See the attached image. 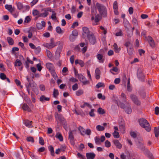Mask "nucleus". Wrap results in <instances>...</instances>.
<instances>
[{
	"instance_id": "nucleus-1",
	"label": "nucleus",
	"mask_w": 159,
	"mask_h": 159,
	"mask_svg": "<svg viewBox=\"0 0 159 159\" xmlns=\"http://www.w3.org/2000/svg\"><path fill=\"white\" fill-rule=\"evenodd\" d=\"M96 7L100 14L103 17L107 16V10L106 7L103 5L98 2L96 3Z\"/></svg>"
},
{
	"instance_id": "nucleus-2",
	"label": "nucleus",
	"mask_w": 159,
	"mask_h": 159,
	"mask_svg": "<svg viewBox=\"0 0 159 159\" xmlns=\"http://www.w3.org/2000/svg\"><path fill=\"white\" fill-rule=\"evenodd\" d=\"M139 123L140 125L143 128H144L148 132H149L151 130L149 123L145 119L142 118L139 119Z\"/></svg>"
},
{
	"instance_id": "nucleus-3",
	"label": "nucleus",
	"mask_w": 159,
	"mask_h": 159,
	"mask_svg": "<svg viewBox=\"0 0 159 159\" xmlns=\"http://www.w3.org/2000/svg\"><path fill=\"white\" fill-rule=\"evenodd\" d=\"M96 57L100 63H103L105 61V52L103 49H101L98 52Z\"/></svg>"
},
{
	"instance_id": "nucleus-4",
	"label": "nucleus",
	"mask_w": 159,
	"mask_h": 159,
	"mask_svg": "<svg viewBox=\"0 0 159 159\" xmlns=\"http://www.w3.org/2000/svg\"><path fill=\"white\" fill-rule=\"evenodd\" d=\"M51 11L52 9L50 7L42 8L41 10L42 12L40 13L39 16L45 18L48 15L49 12H51Z\"/></svg>"
},
{
	"instance_id": "nucleus-5",
	"label": "nucleus",
	"mask_w": 159,
	"mask_h": 159,
	"mask_svg": "<svg viewBox=\"0 0 159 159\" xmlns=\"http://www.w3.org/2000/svg\"><path fill=\"white\" fill-rule=\"evenodd\" d=\"M76 130L73 129L70 130L69 132L68 139L70 140V143L74 145L75 144V139L73 135V133H76Z\"/></svg>"
},
{
	"instance_id": "nucleus-6",
	"label": "nucleus",
	"mask_w": 159,
	"mask_h": 159,
	"mask_svg": "<svg viewBox=\"0 0 159 159\" xmlns=\"http://www.w3.org/2000/svg\"><path fill=\"white\" fill-rule=\"evenodd\" d=\"M57 45V44L54 42L53 38L50 39V43H45L43 44V46L48 49H51Z\"/></svg>"
},
{
	"instance_id": "nucleus-7",
	"label": "nucleus",
	"mask_w": 159,
	"mask_h": 159,
	"mask_svg": "<svg viewBox=\"0 0 159 159\" xmlns=\"http://www.w3.org/2000/svg\"><path fill=\"white\" fill-rule=\"evenodd\" d=\"M82 30L83 33L82 34V36L84 38H85L92 33L89 31V29L87 27H83Z\"/></svg>"
},
{
	"instance_id": "nucleus-8",
	"label": "nucleus",
	"mask_w": 159,
	"mask_h": 159,
	"mask_svg": "<svg viewBox=\"0 0 159 159\" xmlns=\"http://www.w3.org/2000/svg\"><path fill=\"white\" fill-rule=\"evenodd\" d=\"M130 97L133 102L136 105L139 106L141 104V102L139 101L137 97L133 94H131Z\"/></svg>"
},
{
	"instance_id": "nucleus-9",
	"label": "nucleus",
	"mask_w": 159,
	"mask_h": 159,
	"mask_svg": "<svg viewBox=\"0 0 159 159\" xmlns=\"http://www.w3.org/2000/svg\"><path fill=\"white\" fill-rule=\"evenodd\" d=\"M87 38L89 39L91 44H94L96 42V39L93 33L87 37Z\"/></svg>"
},
{
	"instance_id": "nucleus-10",
	"label": "nucleus",
	"mask_w": 159,
	"mask_h": 159,
	"mask_svg": "<svg viewBox=\"0 0 159 159\" xmlns=\"http://www.w3.org/2000/svg\"><path fill=\"white\" fill-rule=\"evenodd\" d=\"M28 85L29 86V87H31L32 89L34 90L37 89V85L34 81L33 80H28Z\"/></svg>"
},
{
	"instance_id": "nucleus-11",
	"label": "nucleus",
	"mask_w": 159,
	"mask_h": 159,
	"mask_svg": "<svg viewBox=\"0 0 159 159\" xmlns=\"http://www.w3.org/2000/svg\"><path fill=\"white\" fill-rule=\"evenodd\" d=\"M46 66L47 68L49 71H51L54 70L55 68L54 65L50 62H48L46 63Z\"/></svg>"
},
{
	"instance_id": "nucleus-12",
	"label": "nucleus",
	"mask_w": 159,
	"mask_h": 159,
	"mask_svg": "<svg viewBox=\"0 0 159 159\" xmlns=\"http://www.w3.org/2000/svg\"><path fill=\"white\" fill-rule=\"evenodd\" d=\"M148 40L150 46L152 47H154L155 43L152 38L150 36L148 37Z\"/></svg>"
},
{
	"instance_id": "nucleus-13",
	"label": "nucleus",
	"mask_w": 159,
	"mask_h": 159,
	"mask_svg": "<svg viewBox=\"0 0 159 159\" xmlns=\"http://www.w3.org/2000/svg\"><path fill=\"white\" fill-rule=\"evenodd\" d=\"M91 16V20H94L95 22L96 23L98 22L100 20L101 18V17L100 16V15L99 14L96 15L95 19L93 14H92Z\"/></svg>"
},
{
	"instance_id": "nucleus-14",
	"label": "nucleus",
	"mask_w": 159,
	"mask_h": 159,
	"mask_svg": "<svg viewBox=\"0 0 159 159\" xmlns=\"http://www.w3.org/2000/svg\"><path fill=\"white\" fill-rule=\"evenodd\" d=\"M52 13V14L50 17L51 19L53 21H57V13L55 11H53L52 9V11L51 12Z\"/></svg>"
},
{
	"instance_id": "nucleus-15",
	"label": "nucleus",
	"mask_w": 159,
	"mask_h": 159,
	"mask_svg": "<svg viewBox=\"0 0 159 159\" xmlns=\"http://www.w3.org/2000/svg\"><path fill=\"white\" fill-rule=\"evenodd\" d=\"M86 155L87 159H94L96 156L93 152L87 153Z\"/></svg>"
},
{
	"instance_id": "nucleus-16",
	"label": "nucleus",
	"mask_w": 159,
	"mask_h": 159,
	"mask_svg": "<svg viewBox=\"0 0 159 159\" xmlns=\"http://www.w3.org/2000/svg\"><path fill=\"white\" fill-rule=\"evenodd\" d=\"M45 22L43 21H42L41 23H37V24L36 26L38 29L40 30L42 29L43 27H44L45 26Z\"/></svg>"
},
{
	"instance_id": "nucleus-17",
	"label": "nucleus",
	"mask_w": 159,
	"mask_h": 159,
	"mask_svg": "<svg viewBox=\"0 0 159 159\" xmlns=\"http://www.w3.org/2000/svg\"><path fill=\"white\" fill-rule=\"evenodd\" d=\"M113 143L116 147L119 148L121 149L122 148V144L120 143L118 140L115 139L113 140Z\"/></svg>"
},
{
	"instance_id": "nucleus-18",
	"label": "nucleus",
	"mask_w": 159,
	"mask_h": 159,
	"mask_svg": "<svg viewBox=\"0 0 159 159\" xmlns=\"http://www.w3.org/2000/svg\"><path fill=\"white\" fill-rule=\"evenodd\" d=\"M146 156H147L149 159H154L153 155L148 149L146 150L144 153Z\"/></svg>"
},
{
	"instance_id": "nucleus-19",
	"label": "nucleus",
	"mask_w": 159,
	"mask_h": 159,
	"mask_svg": "<svg viewBox=\"0 0 159 159\" xmlns=\"http://www.w3.org/2000/svg\"><path fill=\"white\" fill-rule=\"evenodd\" d=\"M32 121L26 120L25 121L24 124L27 127L29 128H31L33 127L32 124Z\"/></svg>"
},
{
	"instance_id": "nucleus-20",
	"label": "nucleus",
	"mask_w": 159,
	"mask_h": 159,
	"mask_svg": "<svg viewBox=\"0 0 159 159\" xmlns=\"http://www.w3.org/2000/svg\"><path fill=\"white\" fill-rule=\"evenodd\" d=\"M120 98L122 101L125 102L126 104H129V103L127 102L126 96L124 93H121Z\"/></svg>"
},
{
	"instance_id": "nucleus-21",
	"label": "nucleus",
	"mask_w": 159,
	"mask_h": 159,
	"mask_svg": "<svg viewBox=\"0 0 159 159\" xmlns=\"http://www.w3.org/2000/svg\"><path fill=\"white\" fill-rule=\"evenodd\" d=\"M137 76L139 79H144V75L140 70L138 69V70Z\"/></svg>"
},
{
	"instance_id": "nucleus-22",
	"label": "nucleus",
	"mask_w": 159,
	"mask_h": 159,
	"mask_svg": "<svg viewBox=\"0 0 159 159\" xmlns=\"http://www.w3.org/2000/svg\"><path fill=\"white\" fill-rule=\"evenodd\" d=\"M22 108L24 111H27L28 112L31 111V110L26 104L25 103L23 104L22 107Z\"/></svg>"
},
{
	"instance_id": "nucleus-23",
	"label": "nucleus",
	"mask_w": 159,
	"mask_h": 159,
	"mask_svg": "<svg viewBox=\"0 0 159 159\" xmlns=\"http://www.w3.org/2000/svg\"><path fill=\"white\" fill-rule=\"evenodd\" d=\"M96 78L99 79L100 78V71L98 68H97L95 70Z\"/></svg>"
},
{
	"instance_id": "nucleus-24",
	"label": "nucleus",
	"mask_w": 159,
	"mask_h": 159,
	"mask_svg": "<svg viewBox=\"0 0 159 159\" xmlns=\"http://www.w3.org/2000/svg\"><path fill=\"white\" fill-rule=\"evenodd\" d=\"M78 130L80 132V134L82 135H85V130L82 127L80 126L78 127Z\"/></svg>"
},
{
	"instance_id": "nucleus-25",
	"label": "nucleus",
	"mask_w": 159,
	"mask_h": 159,
	"mask_svg": "<svg viewBox=\"0 0 159 159\" xmlns=\"http://www.w3.org/2000/svg\"><path fill=\"white\" fill-rule=\"evenodd\" d=\"M50 98L48 97H46L44 95H42L40 97L39 101L41 102H44L45 101H48Z\"/></svg>"
},
{
	"instance_id": "nucleus-26",
	"label": "nucleus",
	"mask_w": 159,
	"mask_h": 159,
	"mask_svg": "<svg viewBox=\"0 0 159 159\" xmlns=\"http://www.w3.org/2000/svg\"><path fill=\"white\" fill-rule=\"evenodd\" d=\"M16 4L19 10H20L24 8V6L22 3L20 2H16Z\"/></svg>"
},
{
	"instance_id": "nucleus-27",
	"label": "nucleus",
	"mask_w": 159,
	"mask_h": 159,
	"mask_svg": "<svg viewBox=\"0 0 159 159\" xmlns=\"http://www.w3.org/2000/svg\"><path fill=\"white\" fill-rule=\"evenodd\" d=\"M138 148L143 151L144 153L146 150H148L147 149L145 148V146H144L142 143H140V144L138 146Z\"/></svg>"
},
{
	"instance_id": "nucleus-28",
	"label": "nucleus",
	"mask_w": 159,
	"mask_h": 159,
	"mask_svg": "<svg viewBox=\"0 0 159 159\" xmlns=\"http://www.w3.org/2000/svg\"><path fill=\"white\" fill-rule=\"evenodd\" d=\"M52 76L53 77L55 80H59L57 75L55 71V70L50 71Z\"/></svg>"
},
{
	"instance_id": "nucleus-29",
	"label": "nucleus",
	"mask_w": 159,
	"mask_h": 159,
	"mask_svg": "<svg viewBox=\"0 0 159 159\" xmlns=\"http://www.w3.org/2000/svg\"><path fill=\"white\" fill-rule=\"evenodd\" d=\"M57 118L58 120L61 122H63L64 123H66V121L65 120L64 118L61 116L58 115H57V116H55V117L56 118H57Z\"/></svg>"
},
{
	"instance_id": "nucleus-30",
	"label": "nucleus",
	"mask_w": 159,
	"mask_h": 159,
	"mask_svg": "<svg viewBox=\"0 0 159 159\" xmlns=\"http://www.w3.org/2000/svg\"><path fill=\"white\" fill-rule=\"evenodd\" d=\"M113 47L114 48V50L115 52L117 53H119L120 50V48H118L117 45L116 43H114Z\"/></svg>"
},
{
	"instance_id": "nucleus-31",
	"label": "nucleus",
	"mask_w": 159,
	"mask_h": 159,
	"mask_svg": "<svg viewBox=\"0 0 159 159\" xmlns=\"http://www.w3.org/2000/svg\"><path fill=\"white\" fill-rule=\"evenodd\" d=\"M48 149L49 150L50 152L51 155L52 156H54V151L53 146L52 145L48 147Z\"/></svg>"
},
{
	"instance_id": "nucleus-32",
	"label": "nucleus",
	"mask_w": 159,
	"mask_h": 159,
	"mask_svg": "<svg viewBox=\"0 0 159 159\" xmlns=\"http://www.w3.org/2000/svg\"><path fill=\"white\" fill-rule=\"evenodd\" d=\"M117 104L118 107L124 109L125 107V104L124 103L121 102L120 101H119L117 102Z\"/></svg>"
},
{
	"instance_id": "nucleus-33",
	"label": "nucleus",
	"mask_w": 159,
	"mask_h": 159,
	"mask_svg": "<svg viewBox=\"0 0 159 159\" xmlns=\"http://www.w3.org/2000/svg\"><path fill=\"white\" fill-rule=\"evenodd\" d=\"M56 137L60 141H63V138L61 134L59 133H57L56 135Z\"/></svg>"
},
{
	"instance_id": "nucleus-34",
	"label": "nucleus",
	"mask_w": 159,
	"mask_h": 159,
	"mask_svg": "<svg viewBox=\"0 0 159 159\" xmlns=\"http://www.w3.org/2000/svg\"><path fill=\"white\" fill-rule=\"evenodd\" d=\"M21 65L22 63L20 60L17 59L16 60L14 64L15 66H20Z\"/></svg>"
},
{
	"instance_id": "nucleus-35",
	"label": "nucleus",
	"mask_w": 159,
	"mask_h": 159,
	"mask_svg": "<svg viewBox=\"0 0 159 159\" xmlns=\"http://www.w3.org/2000/svg\"><path fill=\"white\" fill-rule=\"evenodd\" d=\"M7 42L10 45H12L14 43V41L13 39L10 37H7Z\"/></svg>"
},
{
	"instance_id": "nucleus-36",
	"label": "nucleus",
	"mask_w": 159,
	"mask_h": 159,
	"mask_svg": "<svg viewBox=\"0 0 159 159\" xmlns=\"http://www.w3.org/2000/svg\"><path fill=\"white\" fill-rule=\"evenodd\" d=\"M40 14L39 11L37 9L34 10L32 11V14L34 16H37L39 17Z\"/></svg>"
},
{
	"instance_id": "nucleus-37",
	"label": "nucleus",
	"mask_w": 159,
	"mask_h": 159,
	"mask_svg": "<svg viewBox=\"0 0 159 159\" xmlns=\"http://www.w3.org/2000/svg\"><path fill=\"white\" fill-rule=\"evenodd\" d=\"M96 129L98 131H102L105 129L104 127L100 125H97L96 127Z\"/></svg>"
},
{
	"instance_id": "nucleus-38",
	"label": "nucleus",
	"mask_w": 159,
	"mask_h": 159,
	"mask_svg": "<svg viewBox=\"0 0 159 159\" xmlns=\"http://www.w3.org/2000/svg\"><path fill=\"white\" fill-rule=\"evenodd\" d=\"M94 140L95 143L97 145L101 144V141L100 139L97 136H96L94 138Z\"/></svg>"
},
{
	"instance_id": "nucleus-39",
	"label": "nucleus",
	"mask_w": 159,
	"mask_h": 159,
	"mask_svg": "<svg viewBox=\"0 0 159 159\" xmlns=\"http://www.w3.org/2000/svg\"><path fill=\"white\" fill-rule=\"evenodd\" d=\"M46 52L47 53V56L50 59L52 58L53 55L52 53L49 50L47 49L46 50Z\"/></svg>"
},
{
	"instance_id": "nucleus-40",
	"label": "nucleus",
	"mask_w": 159,
	"mask_h": 159,
	"mask_svg": "<svg viewBox=\"0 0 159 159\" xmlns=\"http://www.w3.org/2000/svg\"><path fill=\"white\" fill-rule=\"evenodd\" d=\"M127 89V91L129 92H131L132 90V88L130 86V80H128Z\"/></svg>"
},
{
	"instance_id": "nucleus-41",
	"label": "nucleus",
	"mask_w": 159,
	"mask_h": 159,
	"mask_svg": "<svg viewBox=\"0 0 159 159\" xmlns=\"http://www.w3.org/2000/svg\"><path fill=\"white\" fill-rule=\"evenodd\" d=\"M128 105H129V106L126 108L125 111L127 114H130L132 112V109L129 106V103Z\"/></svg>"
},
{
	"instance_id": "nucleus-42",
	"label": "nucleus",
	"mask_w": 159,
	"mask_h": 159,
	"mask_svg": "<svg viewBox=\"0 0 159 159\" xmlns=\"http://www.w3.org/2000/svg\"><path fill=\"white\" fill-rule=\"evenodd\" d=\"M84 93V91L82 89H80L76 92V94L77 96H80L83 94Z\"/></svg>"
},
{
	"instance_id": "nucleus-43",
	"label": "nucleus",
	"mask_w": 159,
	"mask_h": 159,
	"mask_svg": "<svg viewBox=\"0 0 159 159\" xmlns=\"http://www.w3.org/2000/svg\"><path fill=\"white\" fill-rule=\"evenodd\" d=\"M118 71V68L116 67H113V68L110 70V72L113 74H115L113 73V72H117Z\"/></svg>"
},
{
	"instance_id": "nucleus-44",
	"label": "nucleus",
	"mask_w": 159,
	"mask_h": 159,
	"mask_svg": "<svg viewBox=\"0 0 159 159\" xmlns=\"http://www.w3.org/2000/svg\"><path fill=\"white\" fill-rule=\"evenodd\" d=\"M98 112L100 114L103 115L105 113L104 110L101 107L99 108L97 110Z\"/></svg>"
},
{
	"instance_id": "nucleus-45",
	"label": "nucleus",
	"mask_w": 159,
	"mask_h": 159,
	"mask_svg": "<svg viewBox=\"0 0 159 159\" xmlns=\"http://www.w3.org/2000/svg\"><path fill=\"white\" fill-rule=\"evenodd\" d=\"M0 78L2 80H9V79L6 77V75L2 73H1L0 74Z\"/></svg>"
},
{
	"instance_id": "nucleus-46",
	"label": "nucleus",
	"mask_w": 159,
	"mask_h": 159,
	"mask_svg": "<svg viewBox=\"0 0 159 159\" xmlns=\"http://www.w3.org/2000/svg\"><path fill=\"white\" fill-rule=\"evenodd\" d=\"M112 134L114 138H118L120 137L119 133L116 131H114L113 133Z\"/></svg>"
},
{
	"instance_id": "nucleus-47",
	"label": "nucleus",
	"mask_w": 159,
	"mask_h": 159,
	"mask_svg": "<svg viewBox=\"0 0 159 159\" xmlns=\"http://www.w3.org/2000/svg\"><path fill=\"white\" fill-rule=\"evenodd\" d=\"M53 96L54 98H56L59 95V92L57 89H54L53 92Z\"/></svg>"
},
{
	"instance_id": "nucleus-48",
	"label": "nucleus",
	"mask_w": 159,
	"mask_h": 159,
	"mask_svg": "<svg viewBox=\"0 0 159 159\" xmlns=\"http://www.w3.org/2000/svg\"><path fill=\"white\" fill-rule=\"evenodd\" d=\"M31 19L29 16H27L25 17L24 21V24L28 23L30 21Z\"/></svg>"
},
{
	"instance_id": "nucleus-49",
	"label": "nucleus",
	"mask_w": 159,
	"mask_h": 159,
	"mask_svg": "<svg viewBox=\"0 0 159 159\" xmlns=\"http://www.w3.org/2000/svg\"><path fill=\"white\" fill-rule=\"evenodd\" d=\"M132 24L135 26H136L138 25V22L137 19L134 18L132 19Z\"/></svg>"
},
{
	"instance_id": "nucleus-50",
	"label": "nucleus",
	"mask_w": 159,
	"mask_h": 159,
	"mask_svg": "<svg viewBox=\"0 0 159 159\" xmlns=\"http://www.w3.org/2000/svg\"><path fill=\"white\" fill-rule=\"evenodd\" d=\"M68 71L67 68L66 67H64L63 68L62 70V73L63 75H66V73Z\"/></svg>"
},
{
	"instance_id": "nucleus-51",
	"label": "nucleus",
	"mask_w": 159,
	"mask_h": 159,
	"mask_svg": "<svg viewBox=\"0 0 159 159\" xmlns=\"http://www.w3.org/2000/svg\"><path fill=\"white\" fill-rule=\"evenodd\" d=\"M96 87L98 89L101 87H104V84L102 83L99 82L96 85Z\"/></svg>"
},
{
	"instance_id": "nucleus-52",
	"label": "nucleus",
	"mask_w": 159,
	"mask_h": 159,
	"mask_svg": "<svg viewBox=\"0 0 159 159\" xmlns=\"http://www.w3.org/2000/svg\"><path fill=\"white\" fill-rule=\"evenodd\" d=\"M97 96L98 98L99 99H101L103 100H104L106 99L105 97L104 96H102L101 93H98Z\"/></svg>"
},
{
	"instance_id": "nucleus-53",
	"label": "nucleus",
	"mask_w": 159,
	"mask_h": 159,
	"mask_svg": "<svg viewBox=\"0 0 159 159\" xmlns=\"http://www.w3.org/2000/svg\"><path fill=\"white\" fill-rule=\"evenodd\" d=\"M111 144L108 140H106L105 142V146L107 148H109L111 146Z\"/></svg>"
},
{
	"instance_id": "nucleus-54",
	"label": "nucleus",
	"mask_w": 159,
	"mask_h": 159,
	"mask_svg": "<svg viewBox=\"0 0 159 159\" xmlns=\"http://www.w3.org/2000/svg\"><path fill=\"white\" fill-rule=\"evenodd\" d=\"M34 49L35 50V53L36 54L39 53L41 50V48L40 46H38L37 47H36V48H35Z\"/></svg>"
},
{
	"instance_id": "nucleus-55",
	"label": "nucleus",
	"mask_w": 159,
	"mask_h": 159,
	"mask_svg": "<svg viewBox=\"0 0 159 159\" xmlns=\"http://www.w3.org/2000/svg\"><path fill=\"white\" fill-rule=\"evenodd\" d=\"M39 143L42 145H43L44 144V140L43 138L41 137H39Z\"/></svg>"
},
{
	"instance_id": "nucleus-56",
	"label": "nucleus",
	"mask_w": 159,
	"mask_h": 159,
	"mask_svg": "<svg viewBox=\"0 0 159 159\" xmlns=\"http://www.w3.org/2000/svg\"><path fill=\"white\" fill-rule=\"evenodd\" d=\"M76 77L79 80H84L85 78V77L81 74H78Z\"/></svg>"
},
{
	"instance_id": "nucleus-57",
	"label": "nucleus",
	"mask_w": 159,
	"mask_h": 159,
	"mask_svg": "<svg viewBox=\"0 0 159 159\" xmlns=\"http://www.w3.org/2000/svg\"><path fill=\"white\" fill-rule=\"evenodd\" d=\"M5 8L8 11H10L12 8V6L11 5L6 4L5 6Z\"/></svg>"
},
{
	"instance_id": "nucleus-58",
	"label": "nucleus",
	"mask_w": 159,
	"mask_h": 159,
	"mask_svg": "<svg viewBox=\"0 0 159 159\" xmlns=\"http://www.w3.org/2000/svg\"><path fill=\"white\" fill-rule=\"evenodd\" d=\"M66 149V147L65 144L61 145L59 148L60 151H64Z\"/></svg>"
},
{
	"instance_id": "nucleus-59",
	"label": "nucleus",
	"mask_w": 159,
	"mask_h": 159,
	"mask_svg": "<svg viewBox=\"0 0 159 159\" xmlns=\"http://www.w3.org/2000/svg\"><path fill=\"white\" fill-rule=\"evenodd\" d=\"M94 109H92L89 112V115L91 117H94L95 116V114L94 113Z\"/></svg>"
},
{
	"instance_id": "nucleus-60",
	"label": "nucleus",
	"mask_w": 159,
	"mask_h": 159,
	"mask_svg": "<svg viewBox=\"0 0 159 159\" xmlns=\"http://www.w3.org/2000/svg\"><path fill=\"white\" fill-rule=\"evenodd\" d=\"M56 30L57 33L61 34V29L59 26H57L56 28Z\"/></svg>"
},
{
	"instance_id": "nucleus-61",
	"label": "nucleus",
	"mask_w": 159,
	"mask_h": 159,
	"mask_svg": "<svg viewBox=\"0 0 159 159\" xmlns=\"http://www.w3.org/2000/svg\"><path fill=\"white\" fill-rule=\"evenodd\" d=\"M76 37L71 34L70 36V41L73 42H74L75 39Z\"/></svg>"
},
{
	"instance_id": "nucleus-62",
	"label": "nucleus",
	"mask_w": 159,
	"mask_h": 159,
	"mask_svg": "<svg viewBox=\"0 0 159 159\" xmlns=\"http://www.w3.org/2000/svg\"><path fill=\"white\" fill-rule=\"evenodd\" d=\"M71 34L76 37L78 34L77 31L76 30H73Z\"/></svg>"
},
{
	"instance_id": "nucleus-63",
	"label": "nucleus",
	"mask_w": 159,
	"mask_h": 159,
	"mask_svg": "<svg viewBox=\"0 0 159 159\" xmlns=\"http://www.w3.org/2000/svg\"><path fill=\"white\" fill-rule=\"evenodd\" d=\"M85 134H87L88 135H89L91 133V130L90 129H87L85 132Z\"/></svg>"
},
{
	"instance_id": "nucleus-64",
	"label": "nucleus",
	"mask_w": 159,
	"mask_h": 159,
	"mask_svg": "<svg viewBox=\"0 0 159 159\" xmlns=\"http://www.w3.org/2000/svg\"><path fill=\"white\" fill-rule=\"evenodd\" d=\"M155 113L156 115H158L159 113V107H156L155 108Z\"/></svg>"
}]
</instances>
